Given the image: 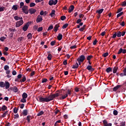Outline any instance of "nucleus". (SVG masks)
Wrapping results in <instances>:
<instances>
[{
	"mask_svg": "<svg viewBox=\"0 0 126 126\" xmlns=\"http://www.w3.org/2000/svg\"><path fill=\"white\" fill-rule=\"evenodd\" d=\"M60 94L59 93H56L55 94H51L48 97H43L42 96H39V101L40 103H44V102H50V101H53L55 98L56 97H59Z\"/></svg>",
	"mask_w": 126,
	"mask_h": 126,
	"instance_id": "1",
	"label": "nucleus"
},
{
	"mask_svg": "<svg viewBox=\"0 0 126 126\" xmlns=\"http://www.w3.org/2000/svg\"><path fill=\"white\" fill-rule=\"evenodd\" d=\"M0 87L3 88L5 87V89H8L10 87V84L7 81H5V83L3 82H0Z\"/></svg>",
	"mask_w": 126,
	"mask_h": 126,
	"instance_id": "2",
	"label": "nucleus"
},
{
	"mask_svg": "<svg viewBox=\"0 0 126 126\" xmlns=\"http://www.w3.org/2000/svg\"><path fill=\"white\" fill-rule=\"evenodd\" d=\"M30 24H31V22H28L26 23V25L24 26L23 27V30L24 31V32L27 31L28 30V27L30 26Z\"/></svg>",
	"mask_w": 126,
	"mask_h": 126,
	"instance_id": "3",
	"label": "nucleus"
},
{
	"mask_svg": "<svg viewBox=\"0 0 126 126\" xmlns=\"http://www.w3.org/2000/svg\"><path fill=\"white\" fill-rule=\"evenodd\" d=\"M23 23H24V22L23 21V20H21L20 21H17L16 23V25L15 27L16 28L17 27H20V26H21V25H23Z\"/></svg>",
	"mask_w": 126,
	"mask_h": 126,
	"instance_id": "4",
	"label": "nucleus"
},
{
	"mask_svg": "<svg viewBox=\"0 0 126 126\" xmlns=\"http://www.w3.org/2000/svg\"><path fill=\"white\" fill-rule=\"evenodd\" d=\"M58 3V0H50L48 4L50 5H56Z\"/></svg>",
	"mask_w": 126,
	"mask_h": 126,
	"instance_id": "5",
	"label": "nucleus"
},
{
	"mask_svg": "<svg viewBox=\"0 0 126 126\" xmlns=\"http://www.w3.org/2000/svg\"><path fill=\"white\" fill-rule=\"evenodd\" d=\"M22 10L25 14H28V6L24 5L22 9Z\"/></svg>",
	"mask_w": 126,
	"mask_h": 126,
	"instance_id": "6",
	"label": "nucleus"
},
{
	"mask_svg": "<svg viewBox=\"0 0 126 126\" xmlns=\"http://www.w3.org/2000/svg\"><path fill=\"white\" fill-rule=\"evenodd\" d=\"M36 21L37 23L42 22V21H43V18L42 17V16H40V15H38Z\"/></svg>",
	"mask_w": 126,
	"mask_h": 126,
	"instance_id": "7",
	"label": "nucleus"
},
{
	"mask_svg": "<svg viewBox=\"0 0 126 126\" xmlns=\"http://www.w3.org/2000/svg\"><path fill=\"white\" fill-rule=\"evenodd\" d=\"M9 89L10 90H12V91H13L14 93H17V92H18V89L16 86H14L13 87H10Z\"/></svg>",
	"mask_w": 126,
	"mask_h": 126,
	"instance_id": "8",
	"label": "nucleus"
},
{
	"mask_svg": "<svg viewBox=\"0 0 126 126\" xmlns=\"http://www.w3.org/2000/svg\"><path fill=\"white\" fill-rule=\"evenodd\" d=\"M103 126H112V123H108V122L106 120H104L102 121Z\"/></svg>",
	"mask_w": 126,
	"mask_h": 126,
	"instance_id": "9",
	"label": "nucleus"
},
{
	"mask_svg": "<svg viewBox=\"0 0 126 126\" xmlns=\"http://www.w3.org/2000/svg\"><path fill=\"white\" fill-rule=\"evenodd\" d=\"M85 59H86L85 56H84V55H82L77 59L80 60L81 62V63H83Z\"/></svg>",
	"mask_w": 126,
	"mask_h": 126,
	"instance_id": "10",
	"label": "nucleus"
},
{
	"mask_svg": "<svg viewBox=\"0 0 126 126\" xmlns=\"http://www.w3.org/2000/svg\"><path fill=\"white\" fill-rule=\"evenodd\" d=\"M86 68L88 69V70H89V71H94V70H95V68H92V66L91 65L87 66Z\"/></svg>",
	"mask_w": 126,
	"mask_h": 126,
	"instance_id": "11",
	"label": "nucleus"
},
{
	"mask_svg": "<svg viewBox=\"0 0 126 126\" xmlns=\"http://www.w3.org/2000/svg\"><path fill=\"white\" fill-rule=\"evenodd\" d=\"M14 19H15V20H16V21H18V20H23V18H22V17H19L18 16H15L14 17Z\"/></svg>",
	"mask_w": 126,
	"mask_h": 126,
	"instance_id": "12",
	"label": "nucleus"
},
{
	"mask_svg": "<svg viewBox=\"0 0 126 126\" xmlns=\"http://www.w3.org/2000/svg\"><path fill=\"white\" fill-rule=\"evenodd\" d=\"M122 86H123V85H117L116 87H114L113 88V91H114V92H116V91H117V90H118V89H119V88H121V87H122Z\"/></svg>",
	"mask_w": 126,
	"mask_h": 126,
	"instance_id": "13",
	"label": "nucleus"
},
{
	"mask_svg": "<svg viewBox=\"0 0 126 126\" xmlns=\"http://www.w3.org/2000/svg\"><path fill=\"white\" fill-rule=\"evenodd\" d=\"M8 114V111H6L3 114L0 115V118H5L6 115Z\"/></svg>",
	"mask_w": 126,
	"mask_h": 126,
	"instance_id": "14",
	"label": "nucleus"
},
{
	"mask_svg": "<svg viewBox=\"0 0 126 126\" xmlns=\"http://www.w3.org/2000/svg\"><path fill=\"white\" fill-rule=\"evenodd\" d=\"M29 12L31 13V14H34V13L36 12V9L33 8H31L29 10Z\"/></svg>",
	"mask_w": 126,
	"mask_h": 126,
	"instance_id": "15",
	"label": "nucleus"
},
{
	"mask_svg": "<svg viewBox=\"0 0 126 126\" xmlns=\"http://www.w3.org/2000/svg\"><path fill=\"white\" fill-rule=\"evenodd\" d=\"M74 9V6L73 5H71L70 7L69 8L68 12L70 13L72 12Z\"/></svg>",
	"mask_w": 126,
	"mask_h": 126,
	"instance_id": "16",
	"label": "nucleus"
},
{
	"mask_svg": "<svg viewBox=\"0 0 126 126\" xmlns=\"http://www.w3.org/2000/svg\"><path fill=\"white\" fill-rule=\"evenodd\" d=\"M59 27H60V24L56 25L54 27V32H57Z\"/></svg>",
	"mask_w": 126,
	"mask_h": 126,
	"instance_id": "17",
	"label": "nucleus"
},
{
	"mask_svg": "<svg viewBox=\"0 0 126 126\" xmlns=\"http://www.w3.org/2000/svg\"><path fill=\"white\" fill-rule=\"evenodd\" d=\"M7 110V107L5 105H2L1 107V111H2L3 112H4V111H6Z\"/></svg>",
	"mask_w": 126,
	"mask_h": 126,
	"instance_id": "18",
	"label": "nucleus"
},
{
	"mask_svg": "<svg viewBox=\"0 0 126 126\" xmlns=\"http://www.w3.org/2000/svg\"><path fill=\"white\" fill-rule=\"evenodd\" d=\"M23 116H27L28 115V110L25 109L23 111Z\"/></svg>",
	"mask_w": 126,
	"mask_h": 126,
	"instance_id": "19",
	"label": "nucleus"
},
{
	"mask_svg": "<svg viewBox=\"0 0 126 126\" xmlns=\"http://www.w3.org/2000/svg\"><path fill=\"white\" fill-rule=\"evenodd\" d=\"M57 38L59 41H61V40L63 39V34H62V33H59L58 36H57Z\"/></svg>",
	"mask_w": 126,
	"mask_h": 126,
	"instance_id": "20",
	"label": "nucleus"
},
{
	"mask_svg": "<svg viewBox=\"0 0 126 126\" xmlns=\"http://www.w3.org/2000/svg\"><path fill=\"white\" fill-rule=\"evenodd\" d=\"M86 27V25H83V26L79 29V31H80L81 32H83V31H84V30H85V28Z\"/></svg>",
	"mask_w": 126,
	"mask_h": 126,
	"instance_id": "21",
	"label": "nucleus"
},
{
	"mask_svg": "<svg viewBox=\"0 0 126 126\" xmlns=\"http://www.w3.org/2000/svg\"><path fill=\"white\" fill-rule=\"evenodd\" d=\"M67 96V94H65L62 95V97H60V100H64V99H65V98H66Z\"/></svg>",
	"mask_w": 126,
	"mask_h": 126,
	"instance_id": "22",
	"label": "nucleus"
},
{
	"mask_svg": "<svg viewBox=\"0 0 126 126\" xmlns=\"http://www.w3.org/2000/svg\"><path fill=\"white\" fill-rule=\"evenodd\" d=\"M26 81V77L25 76H23L22 77V79L20 80V82H25Z\"/></svg>",
	"mask_w": 126,
	"mask_h": 126,
	"instance_id": "23",
	"label": "nucleus"
},
{
	"mask_svg": "<svg viewBox=\"0 0 126 126\" xmlns=\"http://www.w3.org/2000/svg\"><path fill=\"white\" fill-rule=\"evenodd\" d=\"M78 66H79V65H78V63H76L75 64H74L72 66V68H74V69L78 68Z\"/></svg>",
	"mask_w": 126,
	"mask_h": 126,
	"instance_id": "24",
	"label": "nucleus"
},
{
	"mask_svg": "<svg viewBox=\"0 0 126 126\" xmlns=\"http://www.w3.org/2000/svg\"><path fill=\"white\" fill-rule=\"evenodd\" d=\"M103 11H104V9H101L99 10H97L96 13H98V14H101Z\"/></svg>",
	"mask_w": 126,
	"mask_h": 126,
	"instance_id": "25",
	"label": "nucleus"
},
{
	"mask_svg": "<svg viewBox=\"0 0 126 126\" xmlns=\"http://www.w3.org/2000/svg\"><path fill=\"white\" fill-rule=\"evenodd\" d=\"M55 12L56 11L55 10H52L49 15H50L51 17H53L54 15H55Z\"/></svg>",
	"mask_w": 126,
	"mask_h": 126,
	"instance_id": "26",
	"label": "nucleus"
},
{
	"mask_svg": "<svg viewBox=\"0 0 126 126\" xmlns=\"http://www.w3.org/2000/svg\"><path fill=\"white\" fill-rule=\"evenodd\" d=\"M28 97V94H26V93H24L22 94V98H24L25 99H26Z\"/></svg>",
	"mask_w": 126,
	"mask_h": 126,
	"instance_id": "27",
	"label": "nucleus"
},
{
	"mask_svg": "<svg viewBox=\"0 0 126 126\" xmlns=\"http://www.w3.org/2000/svg\"><path fill=\"white\" fill-rule=\"evenodd\" d=\"M119 67H117V66H115L113 68V73H116L117 71H118V69Z\"/></svg>",
	"mask_w": 126,
	"mask_h": 126,
	"instance_id": "28",
	"label": "nucleus"
},
{
	"mask_svg": "<svg viewBox=\"0 0 126 126\" xmlns=\"http://www.w3.org/2000/svg\"><path fill=\"white\" fill-rule=\"evenodd\" d=\"M106 72H107V73H109V72H112V68H111V67L107 68L106 69Z\"/></svg>",
	"mask_w": 126,
	"mask_h": 126,
	"instance_id": "29",
	"label": "nucleus"
},
{
	"mask_svg": "<svg viewBox=\"0 0 126 126\" xmlns=\"http://www.w3.org/2000/svg\"><path fill=\"white\" fill-rule=\"evenodd\" d=\"M52 57H53V56H52V54H49L47 56V59L48 60V61H51Z\"/></svg>",
	"mask_w": 126,
	"mask_h": 126,
	"instance_id": "30",
	"label": "nucleus"
},
{
	"mask_svg": "<svg viewBox=\"0 0 126 126\" xmlns=\"http://www.w3.org/2000/svg\"><path fill=\"white\" fill-rule=\"evenodd\" d=\"M27 37H28V40H30V39H32V34L31 33H29L27 35Z\"/></svg>",
	"mask_w": 126,
	"mask_h": 126,
	"instance_id": "31",
	"label": "nucleus"
},
{
	"mask_svg": "<svg viewBox=\"0 0 126 126\" xmlns=\"http://www.w3.org/2000/svg\"><path fill=\"white\" fill-rule=\"evenodd\" d=\"M25 39L23 37H20L18 38V42H21L22 41H24Z\"/></svg>",
	"mask_w": 126,
	"mask_h": 126,
	"instance_id": "32",
	"label": "nucleus"
},
{
	"mask_svg": "<svg viewBox=\"0 0 126 126\" xmlns=\"http://www.w3.org/2000/svg\"><path fill=\"white\" fill-rule=\"evenodd\" d=\"M18 7H17V5H14L12 7V9H13V10H16L17 9H18Z\"/></svg>",
	"mask_w": 126,
	"mask_h": 126,
	"instance_id": "33",
	"label": "nucleus"
},
{
	"mask_svg": "<svg viewBox=\"0 0 126 126\" xmlns=\"http://www.w3.org/2000/svg\"><path fill=\"white\" fill-rule=\"evenodd\" d=\"M42 115H44V111H40V112L37 114V117H40V116H42Z\"/></svg>",
	"mask_w": 126,
	"mask_h": 126,
	"instance_id": "34",
	"label": "nucleus"
},
{
	"mask_svg": "<svg viewBox=\"0 0 126 126\" xmlns=\"http://www.w3.org/2000/svg\"><path fill=\"white\" fill-rule=\"evenodd\" d=\"M93 58V56L89 55L87 57V61H90Z\"/></svg>",
	"mask_w": 126,
	"mask_h": 126,
	"instance_id": "35",
	"label": "nucleus"
},
{
	"mask_svg": "<svg viewBox=\"0 0 126 126\" xmlns=\"http://www.w3.org/2000/svg\"><path fill=\"white\" fill-rule=\"evenodd\" d=\"M17 112H18V108L14 107L13 109V112L14 113V114H17Z\"/></svg>",
	"mask_w": 126,
	"mask_h": 126,
	"instance_id": "36",
	"label": "nucleus"
},
{
	"mask_svg": "<svg viewBox=\"0 0 126 126\" xmlns=\"http://www.w3.org/2000/svg\"><path fill=\"white\" fill-rule=\"evenodd\" d=\"M61 120L57 121L54 124V126H59V124H61Z\"/></svg>",
	"mask_w": 126,
	"mask_h": 126,
	"instance_id": "37",
	"label": "nucleus"
},
{
	"mask_svg": "<svg viewBox=\"0 0 126 126\" xmlns=\"http://www.w3.org/2000/svg\"><path fill=\"white\" fill-rule=\"evenodd\" d=\"M4 70H8V69H9V66H8V65H5L4 66Z\"/></svg>",
	"mask_w": 126,
	"mask_h": 126,
	"instance_id": "38",
	"label": "nucleus"
},
{
	"mask_svg": "<svg viewBox=\"0 0 126 126\" xmlns=\"http://www.w3.org/2000/svg\"><path fill=\"white\" fill-rule=\"evenodd\" d=\"M48 81V79L47 78L42 79L41 80L42 83H46Z\"/></svg>",
	"mask_w": 126,
	"mask_h": 126,
	"instance_id": "39",
	"label": "nucleus"
},
{
	"mask_svg": "<svg viewBox=\"0 0 126 126\" xmlns=\"http://www.w3.org/2000/svg\"><path fill=\"white\" fill-rule=\"evenodd\" d=\"M117 35L118 38L122 37V32H118L117 33Z\"/></svg>",
	"mask_w": 126,
	"mask_h": 126,
	"instance_id": "40",
	"label": "nucleus"
},
{
	"mask_svg": "<svg viewBox=\"0 0 126 126\" xmlns=\"http://www.w3.org/2000/svg\"><path fill=\"white\" fill-rule=\"evenodd\" d=\"M54 28V26L53 25H50L48 29H47V31H50V30H52Z\"/></svg>",
	"mask_w": 126,
	"mask_h": 126,
	"instance_id": "41",
	"label": "nucleus"
},
{
	"mask_svg": "<svg viewBox=\"0 0 126 126\" xmlns=\"http://www.w3.org/2000/svg\"><path fill=\"white\" fill-rule=\"evenodd\" d=\"M68 26V24L66 23L63 26L62 28L63 29H65V28H66V27H67Z\"/></svg>",
	"mask_w": 126,
	"mask_h": 126,
	"instance_id": "42",
	"label": "nucleus"
},
{
	"mask_svg": "<svg viewBox=\"0 0 126 126\" xmlns=\"http://www.w3.org/2000/svg\"><path fill=\"white\" fill-rule=\"evenodd\" d=\"M108 56H109V53L108 52L103 53L102 55V57H103L104 58H106V57H108Z\"/></svg>",
	"mask_w": 126,
	"mask_h": 126,
	"instance_id": "43",
	"label": "nucleus"
},
{
	"mask_svg": "<svg viewBox=\"0 0 126 126\" xmlns=\"http://www.w3.org/2000/svg\"><path fill=\"white\" fill-rule=\"evenodd\" d=\"M5 39H6V37L4 36H2L0 38V41H1V42H3Z\"/></svg>",
	"mask_w": 126,
	"mask_h": 126,
	"instance_id": "44",
	"label": "nucleus"
},
{
	"mask_svg": "<svg viewBox=\"0 0 126 126\" xmlns=\"http://www.w3.org/2000/svg\"><path fill=\"white\" fill-rule=\"evenodd\" d=\"M123 14H124V12H121L119 13L118 14H117V18H119V17L120 16H122V15H123Z\"/></svg>",
	"mask_w": 126,
	"mask_h": 126,
	"instance_id": "45",
	"label": "nucleus"
},
{
	"mask_svg": "<svg viewBox=\"0 0 126 126\" xmlns=\"http://www.w3.org/2000/svg\"><path fill=\"white\" fill-rule=\"evenodd\" d=\"M21 103H26V98H24L23 97L22 99H21Z\"/></svg>",
	"mask_w": 126,
	"mask_h": 126,
	"instance_id": "46",
	"label": "nucleus"
},
{
	"mask_svg": "<svg viewBox=\"0 0 126 126\" xmlns=\"http://www.w3.org/2000/svg\"><path fill=\"white\" fill-rule=\"evenodd\" d=\"M61 20H62V21H63V20L66 19V17H65V16H62L61 17Z\"/></svg>",
	"mask_w": 126,
	"mask_h": 126,
	"instance_id": "47",
	"label": "nucleus"
},
{
	"mask_svg": "<svg viewBox=\"0 0 126 126\" xmlns=\"http://www.w3.org/2000/svg\"><path fill=\"white\" fill-rule=\"evenodd\" d=\"M30 118H31V116H30V115H28L27 117V120L28 123H30Z\"/></svg>",
	"mask_w": 126,
	"mask_h": 126,
	"instance_id": "48",
	"label": "nucleus"
},
{
	"mask_svg": "<svg viewBox=\"0 0 126 126\" xmlns=\"http://www.w3.org/2000/svg\"><path fill=\"white\" fill-rule=\"evenodd\" d=\"M120 126H126V122H123L120 123Z\"/></svg>",
	"mask_w": 126,
	"mask_h": 126,
	"instance_id": "49",
	"label": "nucleus"
},
{
	"mask_svg": "<svg viewBox=\"0 0 126 126\" xmlns=\"http://www.w3.org/2000/svg\"><path fill=\"white\" fill-rule=\"evenodd\" d=\"M43 31V27H40L39 28H38V29H37V32H41V31Z\"/></svg>",
	"mask_w": 126,
	"mask_h": 126,
	"instance_id": "50",
	"label": "nucleus"
},
{
	"mask_svg": "<svg viewBox=\"0 0 126 126\" xmlns=\"http://www.w3.org/2000/svg\"><path fill=\"white\" fill-rule=\"evenodd\" d=\"M82 21V20L81 19H78L76 21V23L77 24H79V23H80Z\"/></svg>",
	"mask_w": 126,
	"mask_h": 126,
	"instance_id": "51",
	"label": "nucleus"
},
{
	"mask_svg": "<svg viewBox=\"0 0 126 126\" xmlns=\"http://www.w3.org/2000/svg\"><path fill=\"white\" fill-rule=\"evenodd\" d=\"M123 53V48H120L118 52V55H120V54H122Z\"/></svg>",
	"mask_w": 126,
	"mask_h": 126,
	"instance_id": "52",
	"label": "nucleus"
},
{
	"mask_svg": "<svg viewBox=\"0 0 126 126\" xmlns=\"http://www.w3.org/2000/svg\"><path fill=\"white\" fill-rule=\"evenodd\" d=\"M4 9H5L4 7H0V12H1V11H4Z\"/></svg>",
	"mask_w": 126,
	"mask_h": 126,
	"instance_id": "53",
	"label": "nucleus"
},
{
	"mask_svg": "<svg viewBox=\"0 0 126 126\" xmlns=\"http://www.w3.org/2000/svg\"><path fill=\"white\" fill-rule=\"evenodd\" d=\"M35 4L34 2H32L30 4V7H33V6H35Z\"/></svg>",
	"mask_w": 126,
	"mask_h": 126,
	"instance_id": "54",
	"label": "nucleus"
},
{
	"mask_svg": "<svg viewBox=\"0 0 126 126\" xmlns=\"http://www.w3.org/2000/svg\"><path fill=\"white\" fill-rule=\"evenodd\" d=\"M22 6H24V2H21L20 3V8H22Z\"/></svg>",
	"mask_w": 126,
	"mask_h": 126,
	"instance_id": "55",
	"label": "nucleus"
},
{
	"mask_svg": "<svg viewBox=\"0 0 126 126\" xmlns=\"http://www.w3.org/2000/svg\"><path fill=\"white\" fill-rule=\"evenodd\" d=\"M113 114L114 116H118V111L117 110H114L113 111Z\"/></svg>",
	"mask_w": 126,
	"mask_h": 126,
	"instance_id": "56",
	"label": "nucleus"
},
{
	"mask_svg": "<svg viewBox=\"0 0 126 126\" xmlns=\"http://www.w3.org/2000/svg\"><path fill=\"white\" fill-rule=\"evenodd\" d=\"M60 110L57 109V108L55 109V115H57L58 113H59Z\"/></svg>",
	"mask_w": 126,
	"mask_h": 126,
	"instance_id": "57",
	"label": "nucleus"
},
{
	"mask_svg": "<svg viewBox=\"0 0 126 126\" xmlns=\"http://www.w3.org/2000/svg\"><path fill=\"white\" fill-rule=\"evenodd\" d=\"M55 44H56V41H51L50 43L51 46H55Z\"/></svg>",
	"mask_w": 126,
	"mask_h": 126,
	"instance_id": "58",
	"label": "nucleus"
},
{
	"mask_svg": "<svg viewBox=\"0 0 126 126\" xmlns=\"http://www.w3.org/2000/svg\"><path fill=\"white\" fill-rule=\"evenodd\" d=\"M123 10V8H120L118 9L117 11L116 12V13H119V12H121Z\"/></svg>",
	"mask_w": 126,
	"mask_h": 126,
	"instance_id": "59",
	"label": "nucleus"
},
{
	"mask_svg": "<svg viewBox=\"0 0 126 126\" xmlns=\"http://www.w3.org/2000/svg\"><path fill=\"white\" fill-rule=\"evenodd\" d=\"M67 95H71V90L68 89L67 90Z\"/></svg>",
	"mask_w": 126,
	"mask_h": 126,
	"instance_id": "60",
	"label": "nucleus"
},
{
	"mask_svg": "<svg viewBox=\"0 0 126 126\" xmlns=\"http://www.w3.org/2000/svg\"><path fill=\"white\" fill-rule=\"evenodd\" d=\"M24 106H25L24 103L21 104L20 107V109H23V108H24Z\"/></svg>",
	"mask_w": 126,
	"mask_h": 126,
	"instance_id": "61",
	"label": "nucleus"
},
{
	"mask_svg": "<svg viewBox=\"0 0 126 126\" xmlns=\"http://www.w3.org/2000/svg\"><path fill=\"white\" fill-rule=\"evenodd\" d=\"M13 38V33H10L9 35V39H12Z\"/></svg>",
	"mask_w": 126,
	"mask_h": 126,
	"instance_id": "62",
	"label": "nucleus"
},
{
	"mask_svg": "<svg viewBox=\"0 0 126 126\" xmlns=\"http://www.w3.org/2000/svg\"><path fill=\"white\" fill-rule=\"evenodd\" d=\"M122 6H126V1H124L122 2Z\"/></svg>",
	"mask_w": 126,
	"mask_h": 126,
	"instance_id": "63",
	"label": "nucleus"
},
{
	"mask_svg": "<svg viewBox=\"0 0 126 126\" xmlns=\"http://www.w3.org/2000/svg\"><path fill=\"white\" fill-rule=\"evenodd\" d=\"M97 42H98V41H97V39H95L94 40V42H93L94 46H95V45H96V44H97Z\"/></svg>",
	"mask_w": 126,
	"mask_h": 126,
	"instance_id": "64",
	"label": "nucleus"
}]
</instances>
